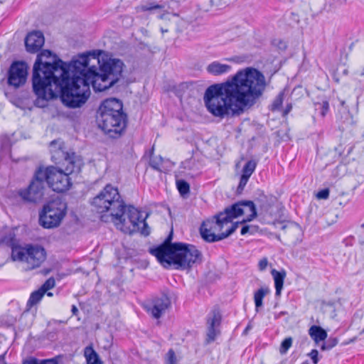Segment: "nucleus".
<instances>
[{
	"instance_id": "f257e3e1",
	"label": "nucleus",
	"mask_w": 364,
	"mask_h": 364,
	"mask_svg": "<svg viewBox=\"0 0 364 364\" xmlns=\"http://www.w3.org/2000/svg\"><path fill=\"white\" fill-rule=\"evenodd\" d=\"M102 53L92 50L78 55L66 64L49 50L37 55L33 68V90L37 96L35 105L46 106L56 95L53 85L60 92L63 102L68 107L84 105L90 95L92 85L95 92L105 91L119 81L124 63L117 58L98 59Z\"/></svg>"
},
{
	"instance_id": "f03ea898",
	"label": "nucleus",
	"mask_w": 364,
	"mask_h": 364,
	"mask_svg": "<svg viewBox=\"0 0 364 364\" xmlns=\"http://www.w3.org/2000/svg\"><path fill=\"white\" fill-rule=\"evenodd\" d=\"M264 75L258 70L247 68L239 70L225 82L209 86L203 100L207 109L214 116L223 118L230 112L242 111L254 105L265 87Z\"/></svg>"
},
{
	"instance_id": "7ed1b4c3",
	"label": "nucleus",
	"mask_w": 364,
	"mask_h": 364,
	"mask_svg": "<svg viewBox=\"0 0 364 364\" xmlns=\"http://www.w3.org/2000/svg\"><path fill=\"white\" fill-rule=\"evenodd\" d=\"M92 205L98 213H109L112 221L125 233L140 232L144 236L150 234V228L146 220L148 213L139 211L132 205L126 206L119 193L118 189L107 184L97 195Z\"/></svg>"
},
{
	"instance_id": "20e7f679",
	"label": "nucleus",
	"mask_w": 364,
	"mask_h": 364,
	"mask_svg": "<svg viewBox=\"0 0 364 364\" xmlns=\"http://www.w3.org/2000/svg\"><path fill=\"white\" fill-rule=\"evenodd\" d=\"M172 239L171 231L163 243L149 250L164 267L173 265L176 269L184 270L190 269L201 260V253L196 246L183 242H171Z\"/></svg>"
},
{
	"instance_id": "39448f33",
	"label": "nucleus",
	"mask_w": 364,
	"mask_h": 364,
	"mask_svg": "<svg viewBox=\"0 0 364 364\" xmlns=\"http://www.w3.org/2000/svg\"><path fill=\"white\" fill-rule=\"evenodd\" d=\"M58 157H62L59 162L60 168L55 166L43 167V173H45V180L48 186L54 191L62 193L68 191L71 185L70 175L74 173H79L82 166V159L75 153L63 151L61 148L55 151Z\"/></svg>"
},
{
	"instance_id": "423d86ee",
	"label": "nucleus",
	"mask_w": 364,
	"mask_h": 364,
	"mask_svg": "<svg viewBox=\"0 0 364 364\" xmlns=\"http://www.w3.org/2000/svg\"><path fill=\"white\" fill-rule=\"evenodd\" d=\"M240 200L226 208L223 212L215 215L212 220L203 222L200 228L202 238L208 242H214L227 238L237 228L240 223H235L225 230L219 233L228 225L232 223V220L243 215V209Z\"/></svg>"
},
{
	"instance_id": "0eeeda50",
	"label": "nucleus",
	"mask_w": 364,
	"mask_h": 364,
	"mask_svg": "<svg viewBox=\"0 0 364 364\" xmlns=\"http://www.w3.org/2000/svg\"><path fill=\"white\" fill-rule=\"evenodd\" d=\"M99 127L110 138H119L127 126V114L122 101L116 98L104 100L97 112Z\"/></svg>"
},
{
	"instance_id": "6e6552de",
	"label": "nucleus",
	"mask_w": 364,
	"mask_h": 364,
	"mask_svg": "<svg viewBox=\"0 0 364 364\" xmlns=\"http://www.w3.org/2000/svg\"><path fill=\"white\" fill-rule=\"evenodd\" d=\"M67 203L56 198L45 204L39 213V223L47 229L58 228L67 214Z\"/></svg>"
},
{
	"instance_id": "1a4fd4ad",
	"label": "nucleus",
	"mask_w": 364,
	"mask_h": 364,
	"mask_svg": "<svg viewBox=\"0 0 364 364\" xmlns=\"http://www.w3.org/2000/svg\"><path fill=\"white\" fill-rule=\"evenodd\" d=\"M11 257L14 261L25 262L28 268L33 269L41 266L46 258V252L40 245H26L25 247L14 246Z\"/></svg>"
},
{
	"instance_id": "9d476101",
	"label": "nucleus",
	"mask_w": 364,
	"mask_h": 364,
	"mask_svg": "<svg viewBox=\"0 0 364 364\" xmlns=\"http://www.w3.org/2000/svg\"><path fill=\"white\" fill-rule=\"evenodd\" d=\"M45 176L43 173V167H38L28 187L18 191V195L24 201L37 203L43 198L44 185L46 183Z\"/></svg>"
},
{
	"instance_id": "9b49d317",
	"label": "nucleus",
	"mask_w": 364,
	"mask_h": 364,
	"mask_svg": "<svg viewBox=\"0 0 364 364\" xmlns=\"http://www.w3.org/2000/svg\"><path fill=\"white\" fill-rule=\"evenodd\" d=\"M27 76V64L23 61H14L8 71L7 83L10 86L18 88L26 83Z\"/></svg>"
},
{
	"instance_id": "f8f14e48",
	"label": "nucleus",
	"mask_w": 364,
	"mask_h": 364,
	"mask_svg": "<svg viewBox=\"0 0 364 364\" xmlns=\"http://www.w3.org/2000/svg\"><path fill=\"white\" fill-rule=\"evenodd\" d=\"M222 321V315L218 307H214L207 316V343L214 341L220 333L219 327Z\"/></svg>"
},
{
	"instance_id": "ddd939ff",
	"label": "nucleus",
	"mask_w": 364,
	"mask_h": 364,
	"mask_svg": "<svg viewBox=\"0 0 364 364\" xmlns=\"http://www.w3.org/2000/svg\"><path fill=\"white\" fill-rule=\"evenodd\" d=\"M171 301L166 295L153 299L147 303L144 308L154 318H159L166 310L170 306Z\"/></svg>"
},
{
	"instance_id": "4468645a",
	"label": "nucleus",
	"mask_w": 364,
	"mask_h": 364,
	"mask_svg": "<svg viewBox=\"0 0 364 364\" xmlns=\"http://www.w3.org/2000/svg\"><path fill=\"white\" fill-rule=\"evenodd\" d=\"M44 36L41 31H36L29 33L25 38V46L27 51L36 53L44 44Z\"/></svg>"
},
{
	"instance_id": "2eb2a0df",
	"label": "nucleus",
	"mask_w": 364,
	"mask_h": 364,
	"mask_svg": "<svg viewBox=\"0 0 364 364\" xmlns=\"http://www.w3.org/2000/svg\"><path fill=\"white\" fill-rule=\"evenodd\" d=\"M241 207L243 209V215H247V218L243 220L240 223L252 221L257 215V209L255 203L252 200H240Z\"/></svg>"
},
{
	"instance_id": "dca6fc26",
	"label": "nucleus",
	"mask_w": 364,
	"mask_h": 364,
	"mask_svg": "<svg viewBox=\"0 0 364 364\" xmlns=\"http://www.w3.org/2000/svg\"><path fill=\"white\" fill-rule=\"evenodd\" d=\"M206 70L211 75H220L229 73L231 70V66L220 63L218 61H214L207 66Z\"/></svg>"
},
{
	"instance_id": "f3484780",
	"label": "nucleus",
	"mask_w": 364,
	"mask_h": 364,
	"mask_svg": "<svg viewBox=\"0 0 364 364\" xmlns=\"http://www.w3.org/2000/svg\"><path fill=\"white\" fill-rule=\"evenodd\" d=\"M309 334L316 344L321 341H324L328 336L325 329L316 325H313L309 328Z\"/></svg>"
},
{
	"instance_id": "a211bd4d",
	"label": "nucleus",
	"mask_w": 364,
	"mask_h": 364,
	"mask_svg": "<svg viewBox=\"0 0 364 364\" xmlns=\"http://www.w3.org/2000/svg\"><path fill=\"white\" fill-rule=\"evenodd\" d=\"M271 274L274 281V287L276 289L275 294L276 296H280L286 277V272L284 270L277 271L273 269L271 271Z\"/></svg>"
},
{
	"instance_id": "6ab92c4d",
	"label": "nucleus",
	"mask_w": 364,
	"mask_h": 364,
	"mask_svg": "<svg viewBox=\"0 0 364 364\" xmlns=\"http://www.w3.org/2000/svg\"><path fill=\"white\" fill-rule=\"evenodd\" d=\"M269 293L268 287H261L254 294V301L255 304L256 311H259V309L263 306V299Z\"/></svg>"
},
{
	"instance_id": "aec40b11",
	"label": "nucleus",
	"mask_w": 364,
	"mask_h": 364,
	"mask_svg": "<svg viewBox=\"0 0 364 364\" xmlns=\"http://www.w3.org/2000/svg\"><path fill=\"white\" fill-rule=\"evenodd\" d=\"M45 293L39 288L38 289L33 291L26 304V311H28L29 309L33 307V306L38 304L41 299H43Z\"/></svg>"
},
{
	"instance_id": "412c9836",
	"label": "nucleus",
	"mask_w": 364,
	"mask_h": 364,
	"mask_svg": "<svg viewBox=\"0 0 364 364\" xmlns=\"http://www.w3.org/2000/svg\"><path fill=\"white\" fill-rule=\"evenodd\" d=\"M84 355L86 358L87 364H93L101 361L98 354L92 346L85 347Z\"/></svg>"
},
{
	"instance_id": "4be33fe9",
	"label": "nucleus",
	"mask_w": 364,
	"mask_h": 364,
	"mask_svg": "<svg viewBox=\"0 0 364 364\" xmlns=\"http://www.w3.org/2000/svg\"><path fill=\"white\" fill-rule=\"evenodd\" d=\"M150 159H149V166L154 170L161 171V165L162 164L163 159L161 156H154V148L150 150Z\"/></svg>"
},
{
	"instance_id": "5701e85b",
	"label": "nucleus",
	"mask_w": 364,
	"mask_h": 364,
	"mask_svg": "<svg viewBox=\"0 0 364 364\" xmlns=\"http://www.w3.org/2000/svg\"><path fill=\"white\" fill-rule=\"evenodd\" d=\"M176 187L179 193L183 198L186 197L190 192V185L183 179L176 180Z\"/></svg>"
},
{
	"instance_id": "b1692460",
	"label": "nucleus",
	"mask_w": 364,
	"mask_h": 364,
	"mask_svg": "<svg viewBox=\"0 0 364 364\" xmlns=\"http://www.w3.org/2000/svg\"><path fill=\"white\" fill-rule=\"evenodd\" d=\"M23 364H58V360L57 358L42 360L31 358L25 360Z\"/></svg>"
},
{
	"instance_id": "393cba45",
	"label": "nucleus",
	"mask_w": 364,
	"mask_h": 364,
	"mask_svg": "<svg viewBox=\"0 0 364 364\" xmlns=\"http://www.w3.org/2000/svg\"><path fill=\"white\" fill-rule=\"evenodd\" d=\"M284 98V92H280L270 105L271 111L276 112L280 110L283 104Z\"/></svg>"
},
{
	"instance_id": "a878e982",
	"label": "nucleus",
	"mask_w": 364,
	"mask_h": 364,
	"mask_svg": "<svg viewBox=\"0 0 364 364\" xmlns=\"http://www.w3.org/2000/svg\"><path fill=\"white\" fill-rule=\"evenodd\" d=\"M257 166V162L255 160L248 161L242 168V175L250 177L255 171Z\"/></svg>"
},
{
	"instance_id": "bb28decb",
	"label": "nucleus",
	"mask_w": 364,
	"mask_h": 364,
	"mask_svg": "<svg viewBox=\"0 0 364 364\" xmlns=\"http://www.w3.org/2000/svg\"><path fill=\"white\" fill-rule=\"evenodd\" d=\"M293 343V339L291 337H287L284 338L280 345L279 347V353L282 355H285L289 349L291 347Z\"/></svg>"
},
{
	"instance_id": "cd10ccee",
	"label": "nucleus",
	"mask_w": 364,
	"mask_h": 364,
	"mask_svg": "<svg viewBox=\"0 0 364 364\" xmlns=\"http://www.w3.org/2000/svg\"><path fill=\"white\" fill-rule=\"evenodd\" d=\"M55 285V279L53 277H50L41 285L40 289L46 294L48 291L53 289Z\"/></svg>"
},
{
	"instance_id": "c85d7f7f",
	"label": "nucleus",
	"mask_w": 364,
	"mask_h": 364,
	"mask_svg": "<svg viewBox=\"0 0 364 364\" xmlns=\"http://www.w3.org/2000/svg\"><path fill=\"white\" fill-rule=\"evenodd\" d=\"M258 226L257 225H245L241 228L240 233L242 235H245L247 233L253 235L258 231Z\"/></svg>"
},
{
	"instance_id": "c756f323",
	"label": "nucleus",
	"mask_w": 364,
	"mask_h": 364,
	"mask_svg": "<svg viewBox=\"0 0 364 364\" xmlns=\"http://www.w3.org/2000/svg\"><path fill=\"white\" fill-rule=\"evenodd\" d=\"M250 177L244 175H241L239 185L237 186V192L238 193H241L242 191L244 190V188L245 187Z\"/></svg>"
},
{
	"instance_id": "7c9ffc66",
	"label": "nucleus",
	"mask_w": 364,
	"mask_h": 364,
	"mask_svg": "<svg viewBox=\"0 0 364 364\" xmlns=\"http://www.w3.org/2000/svg\"><path fill=\"white\" fill-rule=\"evenodd\" d=\"M316 107L318 106V107H316V109H321V115L323 117L326 116L327 112L329 109V104L327 101H323L322 103H318L316 105Z\"/></svg>"
},
{
	"instance_id": "2f4dec72",
	"label": "nucleus",
	"mask_w": 364,
	"mask_h": 364,
	"mask_svg": "<svg viewBox=\"0 0 364 364\" xmlns=\"http://www.w3.org/2000/svg\"><path fill=\"white\" fill-rule=\"evenodd\" d=\"M163 6L158 4H155L154 2L147 3L141 6V9L144 11H151L154 9H162Z\"/></svg>"
},
{
	"instance_id": "473e14b6",
	"label": "nucleus",
	"mask_w": 364,
	"mask_h": 364,
	"mask_svg": "<svg viewBox=\"0 0 364 364\" xmlns=\"http://www.w3.org/2000/svg\"><path fill=\"white\" fill-rule=\"evenodd\" d=\"M166 364H176V356L172 349H170L166 354Z\"/></svg>"
},
{
	"instance_id": "72a5a7b5",
	"label": "nucleus",
	"mask_w": 364,
	"mask_h": 364,
	"mask_svg": "<svg viewBox=\"0 0 364 364\" xmlns=\"http://www.w3.org/2000/svg\"><path fill=\"white\" fill-rule=\"evenodd\" d=\"M329 196V189L328 188H323L321 191H319L316 193V198L318 199H327Z\"/></svg>"
},
{
	"instance_id": "f704fd0d",
	"label": "nucleus",
	"mask_w": 364,
	"mask_h": 364,
	"mask_svg": "<svg viewBox=\"0 0 364 364\" xmlns=\"http://www.w3.org/2000/svg\"><path fill=\"white\" fill-rule=\"evenodd\" d=\"M224 4H223L221 0H208V4L207 6L206 10H208L209 8H212L214 6H222Z\"/></svg>"
},
{
	"instance_id": "c9c22d12",
	"label": "nucleus",
	"mask_w": 364,
	"mask_h": 364,
	"mask_svg": "<svg viewBox=\"0 0 364 364\" xmlns=\"http://www.w3.org/2000/svg\"><path fill=\"white\" fill-rule=\"evenodd\" d=\"M318 352L316 349H313L309 353V356L311 358L314 364H317L318 363Z\"/></svg>"
},
{
	"instance_id": "e433bc0d",
	"label": "nucleus",
	"mask_w": 364,
	"mask_h": 364,
	"mask_svg": "<svg viewBox=\"0 0 364 364\" xmlns=\"http://www.w3.org/2000/svg\"><path fill=\"white\" fill-rule=\"evenodd\" d=\"M268 265V260L266 257L262 258L259 260L258 267L260 271H264Z\"/></svg>"
},
{
	"instance_id": "4c0bfd02",
	"label": "nucleus",
	"mask_w": 364,
	"mask_h": 364,
	"mask_svg": "<svg viewBox=\"0 0 364 364\" xmlns=\"http://www.w3.org/2000/svg\"><path fill=\"white\" fill-rule=\"evenodd\" d=\"M326 342L327 343L330 349H331L338 344V340L337 338L330 337L328 340L326 341Z\"/></svg>"
},
{
	"instance_id": "58836bf2",
	"label": "nucleus",
	"mask_w": 364,
	"mask_h": 364,
	"mask_svg": "<svg viewBox=\"0 0 364 364\" xmlns=\"http://www.w3.org/2000/svg\"><path fill=\"white\" fill-rule=\"evenodd\" d=\"M292 106L291 104H288L285 108V109L283 112V115H287L289 114V112L291 110Z\"/></svg>"
},
{
	"instance_id": "ea45409f",
	"label": "nucleus",
	"mask_w": 364,
	"mask_h": 364,
	"mask_svg": "<svg viewBox=\"0 0 364 364\" xmlns=\"http://www.w3.org/2000/svg\"><path fill=\"white\" fill-rule=\"evenodd\" d=\"M321 350H331L326 341L321 345Z\"/></svg>"
},
{
	"instance_id": "a19ab883",
	"label": "nucleus",
	"mask_w": 364,
	"mask_h": 364,
	"mask_svg": "<svg viewBox=\"0 0 364 364\" xmlns=\"http://www.w3.org/2000/svg\"><path fill=\"white\" fill-rule=\"evenodd\" d=\"M333 4L334 6H337L338 4H343V2L346 1V0H333Z\"/></svg>"
},
{
	"instance_id": "79ce46f5",
	"label": "nucleus",
	"mask_w": 364,
	"mask_h": 364,
	"mask_svg": "<svg viewBox=\"0 0 364 364\" xmlns=\"http://www.w3.org/2000/svg\"><path fill=\"white\" fill-rule=\"evenodd\" d=\"M71 311H72L73 315H76L77 313L78 312V309H77V306H75V305H73L72 306V309H71Z\"/></svg>"
},
{
	"instance_id": "37998d69",
	"label": "nucleus",
	"mask_w": 364,
	"mask_h": 364,
	"mask_svg": "<svg viewBox=\"0 0 364 364\" xmlns=\"http://www.w3.org/2000/svg\"><path fill=\"white\" fill-rule=\"evenodd\" d=\"M360 76H364V67L363 68L360 73H358Z\"/></svg>"
},
{
	"instance_id": "c03bdc74",
	"label": "nucleus",
	"mask_w": 364,
	"mask_h": 364,
	"mask_svg": "<svg viewBox=\"0 0 364 364\" xmlns=\"http://www.w3.org/2000/svg\"><path fill=\"white\" fill-rule=\"evenodd\" d=\"M57 144V141L54 140L50 143L51 146H53L54 144Z\"/></svg>"
},
{
	"instance_id": "a18cd8bd",
	"label": "nucleus",
	"mask_w": 364,
	"mask_h": 364,
	"mask_svg": "<svg viewBox=\"0 0 364 364\" xmlns=\"http://www.w3.org/2000/svg\"><path fill=\"white\" fill-rule=\"evenodd\" d=\"M46 293H47V295L48 296H53V294L51 292H48V291Z\"/></svg>"
},
{
	"instance_id": "49530a36",
	"label": "nucleus",
	"mask_w": 364,
	"mask_h": 364,
	"mask_svg": "<svg viewBox=\"0 0 364 364\" xmlns=\"http://www.w3.org/2000/svg\"><path fill=\"white\" fill-rule=\"evenodd\" d=\"M249 328H250V326H247L246 327V328L245 329L244 333H246V332L249 330Z\"/></svg>"
},
{
	"instance_id": "de8ad7c7",
	"label": "nucleus",
	"mask_w": 364,
	"mask_h": 364,
	"mask_svg": "<svg viewBox=\"0 0 364 364\" xmlns=\"http://www.w3.org/2000/svg\"><path fill=\"white\" fill-rule=\"evenodd\" d=\"M4 355H0V360H3V359H4Z\"/></svg>"
},
{
	"instance_id": "09e8293b",
	"label": "nucleus",
	"mask_w": 364,
	"mask_h": 364,
	"mask_svg": "<svg viewBox=\"0 0 364 364\" xmlns=\"http://www.w3.org/2000/svg\"><path fill=\"white\" fill-rule=\"evenodd\" d=\"M161 31H162V33H164V32H167L168 31L162 28Z\"/></svg>"
},
{
	"instance_id": "8fccbe9b",
	"label": "nucleus",
	"mask_w": 364,
	"mask_h": 364,
	"mask_svg": "<svg viewBox=\"0 0 364 364\" xmlns=\"http://www.w3.org/2000/svg\"><path fill=\"white\" fill-rule=\"evenodd\" d=\"M341 129L342 130H344V129H345L344 126H343V125H342V126H341Z\"/></svg>"
},
{
	"instance_id": "3c124183",
	"label": "nucleus",
	"mask_w": 364,
	"mask_h": 364,
	"mask_svg": "<svg viewBox=\"0 0 364 364\" xmlns=\"http://www.w3.org/2000/svg\"><path fill=\"white\" fill-rule=\"evenodd\" d=\"M361 228H364V223H363V224L361 225Z\"/></svg>"
},
{
	"instance_id": "603ef678",
	"label": "nucleus",
	"mask_w": 364,
	"mask_h": 364,
	"mask_svg": "<svg viewBox=\"0 0 364 364\" xmlns=\"http://www.w3.org/2000/svg\"><path fill=\"white\" fill-rule=\"evenodd\" d=\"M363 332H364V328H363V330L362 333H363Z\"/></svg>"
}]
</instances>
